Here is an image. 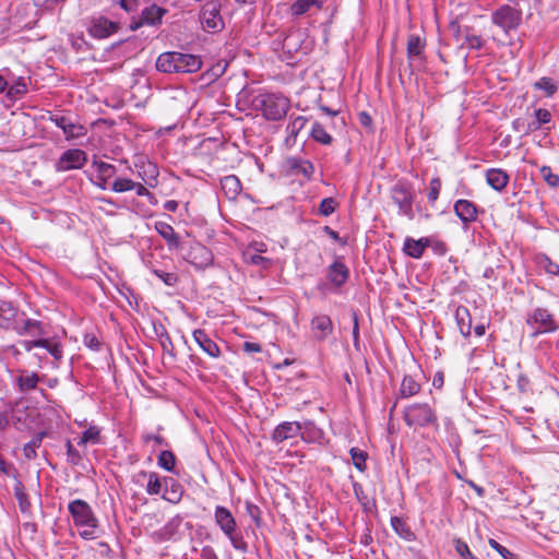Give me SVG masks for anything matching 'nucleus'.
<instances>
[{
  "mask_svg": "<svg viewBox=\"0 0 559 559\" xmlns=\"http://www.w3.org/2000/svg\"><path fill=\"white\" fill-rule=\"evenodd\" d=\"M0 330L14 331L20 336H39L44 334L41 321L26 317L12 302L0 300Z\"/></svg>",
  "mask_w": 559,
  "mask_h": 559,
  "instance_id": "nucleus-1",
  "label": "nucleus"
},
{
  "mask_svg": "<svg viewBox=\"0 0 559 559\" xmlns=\"http://www.w3.org/2000/svg\"><path fill=\"white\" fill-rule=\"evenodd\" d=\"M68 510L82 538L90 540L98 537L99 522L85 500L75 499L71 501Z\"/></svg>",
  "mask_w": 559,
  "mask_h": 559,
  "instance_id": "nucleus-2",
  "label": "nucleus"
},
{
  "mask_svg": "<svg viewBox=\"0 0 559 559\" xmlns=\"http://www.w3.org/2000/svg\"><path fill=\"white\" fill-rule=\"evenodd\" d=\"M254 106L262 111L265 119L277 121L286 116L290 103L282 94L266 93L255 97Z\"/></svg>",
  "mask_w": 559,
  "mask_h": 559,
  "instance_id": "nucleus-3",
  "label": "nucleus"
},
{
  "mask_svg": "<svg viewBox=\"0 0 559 559\" xmlns=\"http://www.w3.org/2000/svg\"><path fill=\"white\" fill-rule=\"evenodd\" d=\"M214 519L216 525L226 535L233 547L242 552L247 551V543L242 535L237 532V523L231 512L225 507L217 506L215 508Z\"/></svg>",
  "mask_w": 559,
  "mask_h": 559,
  "instance_id": "nucleus-4",
  "label": "nucleus"
},
{
  "mask_svg": "<svg viewBox=\"0 0 559 559\" xmlns=\"http://www.w3.org/2000/svg\"><path fill=\"white\" fill-rule=\"evenodd\" d=\"M403 418L408 427H426L438 421L435 409L426 403H416L407 406Z\"/></svg>",
  "mask_w": 559,
  "mask_h": 559,
  "instance_id": "nucleus-5",
  "label": "nucleus"
},
{
  "mask_svg": "<svg viewBox=\"0 0 559 559\" xmlns=\"http://www.w3.org/2000/svg\"><path fill=\"white\" fill-rule=\"evenodd\" d=\"M526 323L534 330V336L554 333L559 328L554 314L548 309L542 307L533 309L527 314Z\"/></svg>",
  "mask_w": 559,
  "mask_h": 559,
  "instance_id": "nucleus-6",
  "label": "nucleus"
},
{
  "mask_svg": "<svg viewBox=\"0 0 559 559\" xmlns=\"http://www.w3.org/2000/svg\"><path fill=\"white\" fill-rule=\"evenodd\" d=\"M22 347L26 352H32L34 348H45L52 357V368L58 369L60 367V362L63 358V347L61 343L55 341L53 338H45L41 335L35 340H22L20 342Z\"/></svg>",
  "mask_w": 559,
  "mask_h": 559,
  "instance_id": "nucleus-7",
  "label": "nucleus"
},
{
  "mask_svg": "<svg viewBox=\"0 0 559 559\" xmlns=\"http://www.w3.org/2000/svg\"><path fill=\"white\" fill-rule=\"evenodd\" d=\"M310 48V43L307 39V35L302 29H292L286 34L282 40V49L289 56V59H294L296 55H306Z\"/></svg>",
  "mask_w": 559,
  "mask_h": 559,
  "instance_id": "nucleus-8",
  "label": "nucleus"
},
{
  "mask_svg": "<svg viewBox=\"0 0 559 559\" xmlns=\"http://www.w3.org/2000/svg\"><path fill=\"white\" fill-rule=\"evenodd\" d=\"M521 17V11L510 5H502L491 15V22L504 34H508L519 26Z\"/></svg>",
  "mask_w": 559,
  "mask_h": 559,
  "instance_id": "nucleus-9",
  "label": "nucleus"
},
{
  "mask_svg": "<svg viewBox=\"0 0 559 559\" xmlns=\"http://www.w3.org/2000/svg\"><path fill=\"white\" fill-rule=\"evenodd\" d=\"M200 23L204 31L210 33L219 32L224 27L219 4L212 1L206 2L200 12Z\"/></svg>",
  "mask_w": 559,
  "mask_h": 559,
  "instance_id": "nucleus-10",
  "label": "nucleus"
},
{
  "mask_svg": "<svg viewBox=\"0 0 559 559\" xmlns=\"http://www.w3.org/2000/svg\"><path fill=\"white\" fill-rule=\"evenodd\" d=\"M391 197L394 204L399 207V214L413 219V193L411 189L403 183H396L391 190Z\"/></svg>",
  "mask_w": 559,
  "mask_h": 559,
  "instance_id": "nucleus-11",
  "label": "nucleus"
},
{
  "mask_svg": "<svg viewBox=\"0 0 559 559\" xmlns=\"http://www.w3.org/2000/svg\"><path fill=\"white\" fill-rule=\"evenodd\" d=\"M87 162V154L80 148H69L64 151L56 162L58 171H69L80 169Z\"/></svg>",
  "mask_w": 559,
  "mask_h": 559,
  "instance_id": "nucleus-12",
  "label": "nucleus"
},
{
  "mask_svg": "<svg viewBox=\"0 0 559 559\" xmlns=\"http://www.w3.org/2000/svg\"><path fill=\"white\" fill-rule=\"evenodd\" d=\"M185 259L197 269L202 270L212 265L213 253L202 243L193 242L185 255Z\"/></svg>",
  "mask_w": 559,
  "mask_h": 559,
  "instance_id": "nucleus-13",
  "label": "nucleus"
},
{
  "mask_svg": "<svg viewBox=\"0 0 559 559\" xmlns=\"http://www.w3.org/2000/svg\"><path fill=\"white\" fill-rule=\"evenodd\" d=\"M46 380V374L29 371L27 369L16 370L14 383L21 393L27 394L37 389L40 382Z\"/></svg>",
  "mask_w": 559,
  "mask_h": 559,
  "instance_id": "nucleus-14",
  "label": "nucleus"
},
{
  "mask_svg": "<svg viewBox=\"0 0 559 559\" xmlns=\"http://www.w3.org/2000/svg\"><path fill=\"white\" fill-rule=\"evenodd\" d=\"M118 28V23L112 22L107 17L99 16L91 21L88 33L94 38L104 39L115 34Z\"/></svg>",
  "mask_w": 559,
  "mask_h": 559,
  "instance_id": "nucleus-15",
  "label": "nucleus"
},
{
  "mask_svg": "<svg viewBox=\"0 0 559 559\" xmlns=\"http://www.w3.org/2000/svg\"><path fill=\"white\" fill-rule=\"evenodd\" d=\"M302 425L299 421H284L275 427L272 433V440L281 443L285 440L296 438L301 435Z\"/></svg>",
  "mask_w": 559,
  "mask_h": 559,
  "instance_id": "nucleus-16",
  "label": "nucleus"
},
{
  "mask_svg": "<svg viewBox=\"0 0 559 559\" xmlns=\"http://www.w3.org/2000/svg\"><path fill=\"white\" fill-rule=\"evenodd\" d=\"M311 332L317 341H324L333 333V322L328 314H317L311 319Z\"/></svg>",
  "mask_w": 559,
  "mask_h": 559,
  "instance_id": "nucleus-17",
  "label": "nucleus"
},
{
  "mask_svg": "<svg viewBox=\"0 0 559 559\" xmlns=\"http://www.w3.org/2000/svg\"><path fill=\"white\" fill-rule=\"evenodd\" d=\"M51 120L57 127L62 129L67 140L78 139L85 134V128L83 126L71 122L70 119L64 116H56L52 117Z\"/></svg>",
  "mask_w": 559,
  "mask_h": 559,
  "instance_id": "nucleus-18",
  "label": "nucleus"
},
{
  "mask_svg": "<svg viewBox=\"0 0 559 559\" xmlns=\"http://www.w3.org/2000/svg\"><path fill=\"white\" fill-rule=\"evenodd\" d=\"M177 73H194L202 67L200 57L191 53H177Z\"/></svg>",
  "mask_w": 559,
  "mask_h": 559,
  "instance_id": "nucleus-19",
  "label": "nucleus"
},
{
  "mask_svg": "<svg viewBox=\"0 0 559 559\" xmlns=\"http://www.w3.org/2000/svg\"><path fill=\"white\" fill-rule=\"evenodd\" d=\"M429 238L427 237L419 239L406 237L403 245V252L413 259H420L425 250L429 248Z\"/></svg>",
  "mask_w": 559,
  "mask_h": 559,
  "instance_id": "nucleus-20",
  "label": "nucleus"
},
{
  "mask_svg": "<svg viewBox=\"0 0 559 559\" xmlns=\"http://www.w3.org/2000/svg\"><path fill=\"white\" fill-rule=\"evenodd\" d=\"M163 483L164 492L162 498L174 504L179 503L183 493L182 486L173 477H164Z\"/></svg>",
  "mask_w": 559,
  "mask_h": 559,
  "instance_id": "nucleus-21",
  "label": "nucleus"
},
{
  "mask_svg": "<svg viewBox=\"0 0 559 559\" xmlns=\"http://www.w3.org/2000/svg\"><path fill=\"white\" fill-rule=\"evenodd\" d=\"M331 284L342 286L349 276L348 267L340 260H335L328 269L326 274Z\"/></svg>",
  "mask_w": 559,
  "mask_h": 559,
  "instance_id": "nucleus-22",
  "label": "nucleus"
},
{
  "mask_svg": "<svg viewBox=\"0 0 559 559\" xmlns=\"http://www.w3.org/2000/svg\"><path fill=\"white\" fill-rule=\"evenodd\" d=\"M287 166L293 174L301 175L307 180H310L314 174V166L308 159L289 157L287 159Z\"/></svg>",
  "mask_w": 559,
  "mask_h": 559,
  "instance_id": "nucleus-23",
  "label": "nucleus"
},
{
  "mask_svg": "<svg viewBox=\"0 0 559 559\" xmlns=\"http://www.w3.org/2000/svg\"><path fill=\"white\" fill-rule=\"evenodd\" d=\"M193 338L197 344L202 348L204 353L213 358H217L221 355L219 347L217 344L207 335L203 330H195L193 332Z\"/></svg>",
  "mask_w": 559,
  "mask_h": 559,
  "instance_id": "nucleus-24",
  "label": "nucleus"
},
{
  "mask_svg": "<svg viewBox=\"0 0 559 559\" xmlns=\"http://www.w3.org/2000/svg\"><path fill=\"white\" fill-rule=\"evenodd\" d=\"M322 4V0H295L289 7V11L293 16H301L321 10Z\"/></svg>",
  "mask_w": 559,
  "mask_h": 559,
  "instance_id": "nucleus-25",
  "label": "nucleus"
},
{
  "mask_svg": "<svg viewBox=\"0 0 559 559\" xmlns=\"http://www.w3.org/2000/svg\"><path fill=\"white\" fill-rule=\"evenodd\" d=\"M167 12L168 11L166 9L158 7L156 4H152L142 10L140 23L142 25H158L162 23V19Z\"/></svg>",
  "mask_w": 559,
  "mask_h": 559,
  "instance_id": "nucleus-26",
  "label": "nucleus"
},
{
  "mask_svg": "<svg viewBox=\"0 0 559 559\" xmlns=\"http://www.w3.org/2000/svg\"><path fill=\"white\" fill-rule=\"evenodd\" d=\"M155 229L167 242V246L169 249H178L179 248L180 238L171 225H169L168 223H165V222H156Z\"/></svg>",
  "mask_w": 559,
  "mask_h": 559,
  "instance_id": "nucleus-27",
  "label": "nucleus"
},
{
  "mask_svg": "<svg viewBox=\"0 0 559 559\" xmlns=\"http://www.w3.org/2000/svg\"><path fill=\"white\" fill-rule=\"evenodd\" d=\"M455 214L464 222H473L477 216V209L468 200H457L454 204Z\"/></svg>",
  "mask_w": 559,
  "mask_h": 559,
  "instance_id": "nucleus-28",
  "label": "nucleus"
},
{
  "mask_svg": "<svg viewBox=\"0 0 559 559\" xmlns=\"http://www.w3.org/2000/svg\"><path fill=\"white\" fill-rule=\"evenodd\" d=\"M221 187L229 200H235L241 192V182L235 175H228L221 179Z\"/></svg>",
  "mask_w": 559,
  "mask_h": 559,
  "instance_id": "nucleus-29",
  "label": "nucleus"
},
{
  "mask_svg": "<svg viewBox=\"0 0 559 559\" xmlns=\"http://www.w3.org/2000/svg\"><path fill=\"white\" fill-rule=\"evenodd\" d=\"M177 53L178 51L160 53L156 60V69L163 73H177Z\"/></svg>",
  "mask_w": 559,
  "mask_h": 559,
  "instance_id": "nucleus-30",
  "label": "nucleus"
},
{
  "mask_svg": "<svg viewBox=\"0 0 559 559\" xmlns=\"http://www.w3.org/2000/svg\"><path fill=\"white\" fill-rule=\"evenodd\" d=\"M141 475L147 479L146 492L151 496L159 495L164 488L163 479L155 472H142Z\"/></svg>",
  "mask_w": 559,
  "mask_h": 559,
  "instance_id": "nucleus-31",
  "label": "nucleus"
},
{
  "mask_svg": "<svg viewBox=\"0 0 559 559\" xmlns=\"http://www.w3.org/2000/svg\"><path fill=\"white\" fill-rule=\"evenodd\" d=\"M420 391V384L411 376H404L401 386L400 396L402 399H409Z\"/></svg>",
  "mask_w": 559,
  "mask_h": 559,
  "instance_id": "nucleus-32",
  "label": "nucleus"
},
{
  "mask_svg": "<svg viewBox=\"0 0 559 559\" xmlns=\"http://www.w3.org/2000/svg\"><path fill=\"white\" fill-rule=\"evenodd\" d=\"M551 121V112L546 108H536L534 110L533 119L530 120L534 132L540 130L545 124H549Z\"/></svg>",
  "mask_w": 559,
  "mask_h": 559,
  "instance_id": "nucleus-33",
  "label": "nucleus"
},
{
  "mask_svg": "<svg viewBox=\"0 0 559 559\" xmlns=\"http://www.w3.org/2000/svg\"><path fill=\"white\" fill-rule=\"evenodd\" d=\"M27 93V84L24 78H17L11 85L7 87V96L11 99L21 98Z\"/></svg>",
  "mask_w": 559,
  "mask_h": 559,
  "instance_id": "nucleus-34",
  "label": "nucleus"
},
{
  "mask_svg": "<svg viewBox=\"0 0 559 559\" xmlns=\"http://www.w3.org/2000/svg\"><path fill=\"white\" fill-rule=\"evenodd\" d=\"M510 181L509 175L500 168H491V189L501 191Z\"/></svg>",
  "mask_w": 559,
  "mask_h": 559,
  "instance_id": "nucleus-35",
  "label": "nucleus"
},
{
  "mask_svg": "<svg viewBox=\"0 0 559 559\" xmlns=\"http://www.w3.org/2000/svg\"><path fill=\"white\" fill-rule=\"evenodd\" d=\"M92 168L95 169V174L97 177H102L103 179H111L115 177L117 173V168L108 163L103 160H93Z\"/></svg>",
  "mask_w": 559,
  "mask_h": 559,
  "instance_id": "nucleus-36",
  "label": "nucleus"
},
{
  "mask_svg": "<svg viewBox=\"0 0 559 559\" xmlns=\"http://www.w3.org/2000/svg\"><path fill=\"white\" fill-rule=\"evenodd\" d=\"M311 138L323 145H330L333 141V138L330 133L326 132L324 127L320 122H314L311 128Z\"/></svg>",
  "mask_w": 559,
  "mask_h": 559,
  "instance_id": "nucleus-37",
  "label": "nucleus"
},
{
  "mask_svg": "<svg viewBox=\"0 0 559 559\" xmlns=\"http://www.w3.org/2000/svg\"><path fill=\"white\" fill-rule=\"evenodd\" d=\"M14 496L19 502V508L22 513H28L31 510V502L26 492L24 491L23 484L21 481H16L14 486Z\"/></svg>",
  "mask_w": 559,
  "mask_h": 559,
  "instance_id": "nucleus-38",
  "label": "nucleus"
},
{
  "mask_svg": "<svg viewBox=\"0 0 559 559\" xmlns=\"http://www.w3.org/2000/svg\"><path fill=\"white\" fill-rule=\"evenodd\" d=\"M537 264L542 267L548 275L555 276L559 275V264L552 261L547 254L542 253L537 255Z\"/></svg>",
  "mask_w": 559,
  "mask_h": 559,
  "instance_id": "nucleus-39",
  "label": "nucleus"
},
{
  "mask_svg": "<svg viewBox=\"0 0 559 559\" xmlns=\"http://www.w3.org/2000/svg\"><path fill=\"white\" fill-rule=\"evenodd\" d=\"M44 436V432H38L29 442L24 445L23 453L27 460H33L36 457V450L41 445Z\"/></svg>",
  "mask_w": 559,
  "mask_h": 559,
  "instance_id": "nucleus-40",
  "label": "nucleus"
},
{
  "mask_svg": "<svg viewBox=\"0 0 559 559\" xmlns=\"http://www.w3.org/2000/svg\"><path fill=\"white\" fill-rule=\"evenodd\" d=\"M456 322L460 329V332L463 335H469L471 333V321L469 313L466 308H457L456 310Z\"/></svg>",
  "mask_w": 559,
  "mask_h": 559,
  "instance_id": "nucleus-41",
  "label": "nucleus"
},
{
  "mask_svg": "<svg viewBox=\"0 0 559 559\" xmlns=\"http://www.w3.org/2000/svg\"><path fill=\"white\" fill-rule=\"evenodd\" d=\"M100 440V429L97 426H90L80 438L78 444L85 445L87 443H99Z\"/></svg>",
  "mask_w": 559,
  "mask_h": 559,
  "instance_id": "nucleus-42",
  "label": "nucleus"
},
{
  "mask_svg": "<svg viewBox=\"0 0 559 559\" xmlns=\"http://www.w3.org/2000/svg\"><path fill=\"white\" fill-rule=\"evenodd\" d=\"M157 464L159 467L167 472H174L176 465V456L171 451L164 450L157 457Z\"/></svg>",
  "mask_w": 559,
  "mask_h": 559,
  "instance_id": "nucleus-43",
  "label": "nucleus"
},
{
  "mask_svg": "<svg viewBox=\"0 0 559 559\" xmlns=\"http://www.w3.org/2000/svg\"><path fill=\"white\" fill-rule=\"evenodd\" d=\"M424 45L417 35H411L407 40V56L409 59L419 57L421 55Z\"/></svg>",
  "mask_w": 559,
  "mask_h": 559,
  "instance_id": "nucleus-44",
  "label": "nucleus"
},
{
  "mask_svg": "<svg viewBox=\"0 0 559 559\" xmlns=\"http://www.w3.org/2000/svg\"><path fill=\"white\" fill-rule=\"evenodd\" d=\"M391 525L393 527V530L403 538L405 539H411L412 536H413V533L411 532L409 527L407 526V524L401 519V518H397V516H393L391 519Z\"/></svg>",
  "mask_w": 559,
  "mask_h": 559,
  "instance_id": "nucleus-45",
  "label": "nucleus"
},
{
  "mask_svg": "<svg viewBox=\"0 0 559 559\" xmlns=\"http://www.w3.org/2000/svg\"><path fill=\"white\" fill-rule=\"evenodd\" d=\"M534 87L536 90L544 91L547 96H552L557 90V84L552 81V79L544 76L539 79L537 82H535Z\"/></svg>",
  "mask_w": 559,
  "mask_h": 559,
  "instance_id": "nucleus-46",
  "label": "nucleus"
},
{
  "mask_svg": "<svg viewBox=\"0 0 559 559\" xmlns=\"http://www.w3.org/2000/svg\"><path fill=\"white\" fill-rule=\"evenodd\" d=\"M349 453L355 467L360 472H364L366 469L367 454L357 448H352Z\"/></svg>",
  "mask_w": 559,
  "mask_h": 559,
  "instance_id": "nucleus-47",
  "label": "nucleus"
},
{
  "mask_svg": "<svg viewBox=\"0 0 559 559\" xmlns=\"http://www.w3.org/2000/svg\"><path fill=\"white\" fill-rule=\"evenodd\" d=\"M134 181L129 178H116L111 185V190L118 193L133 190Z\"/></svg>",
  "mask_w": 559,
  "mask_h": 559,
  "instance_id": "nucleus-48",
  "label": "nucleus"
},
{
  "mask_svg": "<svg viewBox=\"0 0 559 559\" xmlns=\"http://www.w3.org/2000/svg\"><path fill=\"white\" fill-rule=\"evenodd\" d=\"M539 173L546 183L551 188L559 187V175L552 173L549 166H542Z\"/></svg>",
  "mask_w": 559,
  "mask_h": 559,
  "instance_id": "nucleus-49",
  "label": "nucleus"
},
{
  "mask_svg": "<svg viewBox=\"0 0 559 559\" xmlns=\"http://www.w3.org/2000/svg\"><path fill=\"white\" fill-rule=\"evenodd\" d=\"M337 205L338 204L334 198H325L320 202L319 213L322 216H330L335 212Z\"/></svg>",
  "mask_w": 559,
  "mask_h": 559,
  "instance_id": "nucleus-50",
  "label": "nucleus"
},
{
  "mask_svg": "<svg viewBox=\"0 0 559 559\" xmlns=\"http://www.w3.org/2000/svg\"><path fill=\"white\" fill-rule=\"evenodd\" d=\"M154 330L159 338L162 347L165 350H168L169 347H173L171 338L163 324H159L158 326L154 325Z\"/></svg>",
  "mask_w": 559,
  "mask_h": 559,
  "instance_id": "nucleus-51",
  "label": "nucleus"
},
{
  "mask_svg": "<svg viewBox=\"0 0 559 559\" xmlns=\"http://www.w3.org/2000/svg\"><path fill=\"white\" fill-rule=\"evenodd\" d=\"M153 273L167 286H175L178 282V275L175 272H166L163 270L154 269Z\"/></svg>",
  "mask_w": 559,
  "mask_h": 559,
  "instance_id": "nucleus-52",
  "label": "nucleus"
},
{
  "mask_svg": "<svg viewBox=\"0 0 559 559\" xmlns=\"http://www.w3.org/2000/svg\"><path fill=\"white\" fill-rule=\"evenodd\" d=\"M491 549H495L501 559H519V556L511 551L506 546L499 544L497 540L491 538Z\"/></svg>",
  "mask_w": 559,
  "mask_h": 559,
  "instance_id": "nucleus-53",
  "label": "nucleus"
},
{
  "mask_svg": "<svg viewBox=\"0 0 559 559\" xmlns=\"http://www.w3.org/2000/svg\"><path fill=\"white\" fill-rule=\"evenodd\" d=\"M513 129L516 132L522 133L523 135H528V134L534 133V130H533V127H532L530 120H526L523 118H518L513 121Z\"/></svg>",
  "mask_w": 559,
  "mask_h": 559,
  "instance_id": "nucleus-54",
  "label": "nucleus"
},
{
  "mask_svg": "<svg viewBox=\"0 0 559 559\" xmlns=\"http://www.w3.org/2000/svg\"><path fill=\"white\" fill-rule=\"evenodd\" d=\"M308 119L302 116L296 117L287 127L288 132L297 136L298 133L306 127Z\"/></svg>",
  "mask_w": 559,
  "mask_h": 559,
  "instance_id": "nucleus-55",
  "label": "nucleus"
},
{
  "mask_svg": "<svg viewBox=\"0 0 559 559\" xmlns=\"http://www.w3.org/2000/svg\"><path fill=\"white\" fill-rule=\"evenodd\" d=\"M441 190V180L440 178L436 177L432 178L429 182V191H428V201L430 203H435L439 197Z\"/></svg>",
  "mask_w": 559,
  "mask_h": 559,
  "instance_id": "nucleus-56",
  "label": "nucleus"
},
{
  "mask_svg": "<svg viewBox=\"0 0 559 559\" xmlns=\"http://www.w3.org/2000/svg\"><path fill=\"white\" fill-rule=\"evenodd\" d=\"M66 448L67 461L72 465H78L82 460V455L80 454V452L74 449L70 440L67 441Z\"/></svg>",
  "mask_w": 559,
  "mask_h": 559,
  "instance_id": "nucleus-57",
  "label": "nucleus"
},
{
  "mask_svg": "<svg viewBox=\"0 0 559 559\" xmlns=\"http://www.w3.org/2000/svg\"><path fill=\"white\" fill-rule=\"evenodd\" d=\"M83 343L86 347L91 348L92 350H100L102 342L94 333H86L83 337Z\"/></svg>",
  "mask_w": 559,
  "mask_h": 559,
  "instance_id": "nucleus-58",
  "label": "nucleus"
},
{
  "mask_svg": "<svg viewBox=\"0 0 559 559\" xmlns=\"http://www.w3.org/2000/svg\"><path fill=\"white\" fill-rule=\"evenodd\" d=\"M429 238V248L432 249V251L438 255H444L447 252V246L443 241H440L433 237Z\"/></svg>",
  "mask_w": 559,
  "mask_h": 559,
  "instance_id": "nucleus-59",
  "label": "nucleus"
},
{
  "mask_svg": "<svg viewBox=\"0 0 559 559\" xmlns=\"http://www.w3.org/2000/svg\"><path fill=\"white\" fill-rule=\"evenodd\" d=\"M246 508H247V512H248L249 516L255 522V524L259 525V523H260V514H261V511H260L259 507H257L253 503H249L248 502Z\"/></svg>",
  "mask_w": 559,
  "mask_h": 559,
  "instance_id": "nucleus-60",
  "label": "nucleus"
},
{
  "mask_svg": "<svg viewBox=\"0 0 559 559\" xmlns=\"http://www.w3.org/2000/svg\"><path fill=\"white\" fill-rule=\"evenodd\" d=\"M455 550L464 559H467V557H472V552H471L467 544H465L464 542L456 540L455 542Z\"/></svg>",
  "mask_w": 559,
  "mask_h": 559,
  "instance_id": "nucleus-61",
  "label": "nucleus"
},
{
  "mask_svg": "<svg viewBox=\"0 0 559 559\" xmlns=\"http://www.w3.org/2000/svg\"><path fill=\"white\" fill-rule=\"evenodd\" d=\"M142 440L145 442V443H148L151 441H154L156 444L158 445H163V444H166V441L165 439L159 436V435H154V433H144L142 436Z\"/></svg>",
  "mask_w": 559,
  "mask_h": 559,
  "instance_id": "nucleus-62",
  "label": "nucleus"
},
{
  "mask_svg": "<svg viewBox=\"0 0 559 559\" xmlns=\"http://www.w3.org/2000/svg\"><path fill=\"white\" fill-rule=\"evenodd\" d=\"M242 348L246 353H260L262 350V347L260 344L258 343H253V342H245L243 345H242Z\"/></svg>",
  "mask_w": 559,
  "mask_h": 559,
  "instance_id": "nucleus-63",
  "label": "nucleus"
},
{
  "mask_svg": "<svg viewBox=\"0 0 559 559\" xmlns=\"http://www.w3.org/2000/svg\"><path fill=\"white\" fill-rule=\"evenodd\" d=\"M13 466L11 464H8L5 460L0 454V474L1 475H11V472L13 471Z\"/></svg>",
  "mask_w": 559,
  "mask_h": 559,
  "instance_id": "nucleus-64",
  "label": "nucleus"
}]
</instances>
